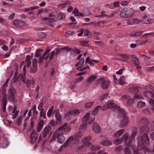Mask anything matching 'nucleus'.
Returning <instances> with one entry per match:
<instances>
[{"label":"nucleus","mask_w":154,"mask_h":154,"mask_svg":"<svg viewBox=\"0 0 154 154\" xmlns=\"http://www.w3.org/2000/svg\"><path fill=\"white\" fill-rule=\"evenodd\" d=\"M101 148L100 146H92L91 148V152L89 154H94L96 152Z\"/></svg>","instance_id":"6ab92c4d"},{"label":"nucleus","mask_w":154,"mask_h":154,"mask_svg":"<svg viewBox=\"0 0 154 154\" xmlns=\"http://www.w3.org/2000/svg\"><path fill=\"white\" fill-rule=\"evenodd\" d=\"M16 93L15 89L14 88H12L10 89V100H12L14 101L15 100V94Z\"/></svg>","instance_id":"4be33fe9"},{"label":"nucleus","mask_w":154,"mask_h":154,"mask_svg":"<svg viewBox=\"0 0 154 154\" xmlns=\"http://www.w3.org/2000/svg\"><path fill=\"white\" fill-rule=\"evenodd\" d=\"M125 77L123 76L121 77L119 81V85H123L125 84Z\"/></svg>","instance_id":"58836bf2"},{"label":"nucleus","mask_w":154,"mask_h":154,"mask_svg":"<svg viewBox=\"0 0 154 154\" xmlns=\"http://www.w3.org/2000/svg\"><path fill=\"white\" fill-rule=\"evenodd\" d=\"M38 67L32 66L30 67V72L32 73H35L37 70Z\"/></svg>","instance_id":"de8ad7c7"},{"label":"nucleus","mask_w":154,"mask_h":154,"mask_svg":"<svg viewBox=\"0 0 154 154\" xmlns=\"http://www.w3.org/2000/svg\"><path fill=\"white\" fill-rule=\"evenodd\" d=\"M116 106V104L113 101L106 103L104 106H102V110H106L109 108H113Z\"/></svg>","instance_id":"ddd939ff"},{"label":"nucleus","mask_w":154,"mask_h":154,"mask_svg":"<svg viewBox=\"0 0 154 154\" xmlns=\"http://www.w3.org/2000/svg\"><path fill=\"white\" fill-rule=\"evenodd\" d=\"M13 23L14 25L18 27H22L25 24L24 22L23 21L17 20L13 21Z\"/></svg>","instance_id":"aec40b11"},{"label":"nucleus","mask_w":154,"mask_h":154,"mask_svg":"<svg viewBox=\"0 0 154 154\" xmlns=\"http://www.w3.org/2000/svg\"><path fill=\"white\" fill-rule=\"evenodd\" d=\"M131 58L132 60L134 62L136 65L138 66L139 65L140 63L139 59L135 55H133L131 56Z\"/></svg>","instance_id":"7c9ffc66"},{"label":"nucleus","mask_w":154,"mask_h":154,"mask_svg":"<svg viewBox=\"0 0 154 154\" xmlns=\"http://www.w3.org/2000/svg\"><path fill=\"white\" fill-rule=\"evenodd\" d=\"M42 50H37L35 54V57H39L41 54V52H42Z\"/></svg>","instance_id":"4d7b16f0"},{"label":"nucleus","mask_w":154,"mask_h":154,"mask_svg":"<svg viewBox=\"0 0 154 154\" xmlns=\"http://www.w3.org/2000/svg\"><path fill=\"white\" fill-rule=\"evenodd\" d=\"M84 62L85 60L84 58L81 59L79 61V62L75 64V66H79V67H82L83 66Z\"/></svg>","instance_id":"f704fd0d"},{"label":"nucleus","mask_w":154,"mask_h":154,"mask_svg":"<svg viewBox=\"0 0 154 154\" xmlns=\"http://www.w3.org/2000/svg\"><path fill=\"white\" fill-rule=\"evenodd\" d=\"M123 147L122 146H119L115 148V150L119 152L122 149Z\"/></svg>","instance_id":"338daca9"},{"label":"nucleus","mask_w":154,"mask_h":154,"mask_svg":"<svg viewBox=\"0 0 154 154\" xmlns=\"http://www.w3.org/2000/svg\"><path fill=\"white\" fill-rule=\"evenodd\" d=\"M65 14L63 13H60L57 16V20H60L64 18L65 17Z\"/></svg>","instance_id":"a19ab883"},{"label":"nucleus","mask_w":154,"mask_h":154,"mask_svg":"<svg viewBox=\"0 0 154 154\" xmlns=\"http://www.w3.org/2000/svg\"><path fill=\"white\" fill-rule=\"evenodd\" d=\"M48 20L51 22H54L55 21L57 20V18L55 15L51 14L49 15L48 17Z\"/></svg>","instance_id":"c756f323"},{"label":"nucleus","mask_w":154,"mask_h":154,"mask_svg":"<svg viewBox=\"0 0 154 154\" xmlns=\"http://www.w3.org/2000/svg\"><path fill=\"white\" fill-rule=\"evenodd\" d=\"M97 78V76L94 75H92L89 76L86 81V85H89L92 82L94 81Z\"/></svg>","instance_id":"f3484780"},{"label":"nucleus","mask_w":154,"mask_h":154,"mask_svg":"<svg viewBox=\"0 0 154 154\" xmlns=\"http://www.w3.org/2000/svg\"><path fill=\"white\" fill-rule=\"evenodd\" d=\"M73 13L75 16H78V13L79 11L76 8H74V10L73 11Z\"/></svg>","instance_id":"bf43d9fd"},{"label":"nucleus","mask_w":154,"mask_h":154,"mask_svg":"<svg viewBox=\"0 0 154 154\" xmlns=\"http://www.w3.org/2000/svg\"><path fill=\"white\" fill-rule=\"evenodd\" d=\"M17 107L14 106L13 110L12 112V118L14 119L18 115L19 110H17Z\"/></svg>","instance_id":"393cba45"},{"label":"nucleus","mask_w":154,"mask_h":154,"mask_svg":"<svg viewBox=\"0 0 154 154\" xmlns=\"http://www.w3.org/2000/svg\"><path fill=\"white\" fill-rule=\"evenodd\" d=\"M139 89L140 88L137 86H133L131 88H130V91L136 94L138 93ZM134 98H135V99L139 98L142 99L143 98V97L142 95L140 94L137 95L135 94L134 95Z\"/></svg>","instance_id":"9b49d317"},{"label":"nucleus","mask_w":154,"mask_h":154,"mask_svg":"<svg viewBox=\"0 0 154 154\" xmlns=\"http://www.w3.org/2000/svg\"><path fill=\"white\" fill-rule=\"evenodd\" d=\"M40 113V117H42L44 119H45L46 118V111H44V109H43L42 110H41Z\"/></svg>","instance_id":"a18cd8bd"},{"label":"nucleus","mask_w":154,"mask_h":154,"mask_svg":"<svg viewBox=\"0 0 154 154\" xmlns=\"http://www.w3.org/2000/svg\"><path fill=\"white\" fill-rule=\"evenodd\" d=\"M149 103L150 105L152 106V107H154V100L150 99L149 101Z\"/></svg>","instance_id":"e2e57ef3"},{"label":"nucleus","mask_w":154,"mask_h":154,"mask_svg":"<svg viewBox=\"0 0 154 154\" xmlns=\"http://www.w3.org/2000/svg\"><path fill=\"white\" fill-rule=\"evenodd\" d=\"M88 147V146H86L84 144L82 146H79L78 148V150L80 151H85L86 148V147Z\"/></svg>","instance_id":"37998d69"},{"label":"nucleus","mask_w":154,"mask_h":154,"mask_svg":"<svg viewBox=\"0 0 154 154\" xmlns=\"http://www.w3.org/2000/svg\"><path fill=\"white\" fill-rule=\"evenodd\" d=\"M31 57L29 56H27L26 57V60L25 61H23L21 62V67L23 65V73H26V64L27 67H29L31 63L30 60Z\"/></svg>","instance_id":"9d476101"},{"label":"nucleus","mask_w":154,"mask_h":154,"mask_svg":"<svg viewBox=\"0 0 154 154\" xmlns=\"http://www.w3.org/2000/svg\"><path fill=\"white\" fill-rule=\"evenodd\" d=\"M137 133L136 132H133L131 137H129V141L126 142V146L124 150L125 154H131V150L132 151H135V148H136V146L134 145V138Z\"/></svg>","instance_id":"f257e3e1"},{"label":"nucleus","mask_w":154,"mask_h":154,"mask_svg":"<svg viewBox=\"0 0 154 154\" xmlns=\"http://www.w3.org/2000/svg\"><path fill=\"white\" fill-rule=\"evenodd\" d=\"M151 21V19H149L146 15H144L143 17V21L146 24H149Z\"/></svg>","instance_id":"72a5a7b5"},{"label":"nucleus","mask_w":154,"mask_h":154,"mask_svg":"<svg viewBox=\"0 0 154 154\" xmlns=\"http://www.w3.org/2000/svg\"><path fill=\"white\" fill-rule=\"evenodd\" d=\"M83 135V133L81 132H79L76 133L73 136H72L73 137V139H72L73 142L80 138Z\"/></svg>","instance_id":"412c9836"},{"label":"nucleus","mask_w":154,"mask_h":154,"mask_svg":"<svg viewBox=\"0 0 154 154\" xmlns=\"http://www.w3.org/2000/svg\"><path fill=\"white\" fill-rule=\"evenodd\" d=\"M14 79H12L11 82L12 83L15 82L18 79V78L20 79V80H21L22 81L25 83L26 80V73H23V74H21L19 75L18 77H17L18 71L17 69L18 68V65L16 63L14 65Z\"/></svg>","instance_id":"39448f33"},{"label":"nucleus","mask_w":154,"mask_h":154,"mask_svg":"<svg viewBox=\"0 0 154 154\" xmlns=\"http://www.w3.org/2000/svg\"><path fill=\"white\" fill-rule=\"evenodd\" d=\"M94 103V101L86 102L85 104V107L86 108L89 109L92 106Z\"/></svg>","instance_id":"473e14b6"},{"label":"nucleus","mask_w":154,"mask_h":154,"mask_svg":"<svg viewBox=\"0 0 154 154\" xmlns=\"http://www.w3.org/2000/svg\"><path fill=\"white\" fill-rule=\"evenodd\" d=\"M55 117L57 121H60L61 119V116L58 111L56 110L55 113Z\"/></svg>","instance_id":"4c0bfd02"},{"label":"nucleus","mask_w":154,"mask_h":154,"mask_svg":"<svg viewBox=\"0 0 154 154\" xmlns=\"http://www.w3.org/2000/svg\"><path fill=\"white\" fill-rule=\"evenodd\" d=\"M44 122L43 120H41L39 121V123L38 124L37 129V131L38 132H39L42 129L43 127L44 126Z\"/></svg>","instance_id":"bb28decb"},{"label":"nucleus","mask_w":154,"mask_h":154,"mask_svg":"<svg viewBox=\"0 0 154 154\" xmlns=\"http://www.w3.org/2000/svg\"><path fill=\"white\" fill-rule=\"evenodd\" d=\"M7 100L6 97L5 96L2 99V105L3 111L6 110V106L7 104Z\"/></svg>","instance_id":"2f4dec72"},{"label":"nucleus","mask_w":154,"mask_h":154,"mask_svg":"<svg viewBox=\"0 0 154 154\" xmlns=\"http://www.w3.org/2000/svg\"><path fill=\"white\" fill-rule=\"evenodd\" d=\"M136 37L140 36L143 33V32L142 31H138L135 32Z\"/></svg>","instance_id":"774afa93"},{"label":"nucleus","mask_w":154,"mask_h":154,"mask_svg":"<svg viewBox=\"0 0 154 154\" xmlns=\"http://www.w3.org/2000/svg\"><path fill=\"white\" fill-rule=\"evenodd\" d=\"M100 144L103 146H108L111 145L112 144V143L109 140H106L101 141L100 143Z\"/></svg>","instance_id":"a878e982"},{"label":"nucleus","mask_w":154,"mask_h":154,"mask_svg":"<svg viewBox=\"0 0 154 154\" xmlns=\"http://www.w3.org/2000/svg\"><path fill=\"white\" fill-rule=\"evenodd\" d=\"M37 139V132L33 131L31 134L30 137L31 142L32 143H35Z\"/></svg>","instance_id":"dca6fc26"},{"label":"nucleus","mask_w":154,"mask_h":154,"mask_svg":"<svg viewBox=\"0 0 154 154\" xmlns=\"http://www.w3.org/2000/svg\"><path fill=\"white\" fill-rule=\"evenodd\" d=\"M134 101V100L132 99H128V101L127 102V105H129L131 103H133Z\"/></svg>","instance_id":"052dcab7"},{"label":"nucleus","mask_w":154,"mask_h":154,"mask_svg":"<svg viewBox=\"0 0 154 154\" xmlns=\"http://www.w3.org/2000/svg\"><path fill=\"white\" fill-rule=\"evenodd\" d=\"M37 61L38 60L37 59L35 58L33 59L32 61V66H33L37 67Z\"/></svg>","instance_id":"5fc2aeb1"},{"label":"nucleus","mask_w":154,"mask_h":154,"mask_svg":"<svg viewBox=\"0 0 154 154\" xmlns=\"http://www.w3.org/2000/svg\"><path fill=\"white\" fill-rule=\"evenodd\" d=\"M73 138L72 136H70L67 140L66 141L65 143L61 146L60 148H62L63 147H66L68 146L69 143H73L74 142L72 141Z\"/></svg>","instance_id":"a211bd4d"},{"label":"nucleus","mask_w":154,"mask_h":154,"mask_svg":"<svg viewBox=\"0 0 154 154\" xmlns=\"http://www.w3.org/2000/svg\"><path fill=\"white\" fill-rule=\"evenodd\" d=\"M92 129L93 131L95 133H99L101 131L99 125L96 122H94L93 123Z\"/></svg>","instance_id":"2eb2a0df"},{"label":"nucleus","mask_w":154,"mask_h":154,"mask_svg":"<svg viewBox=\"0 0 154 154\" xmlns=\"http://www.w3.org/2000/svg\"><path fill=\"white\" fill-rule=\"evenodd\" d=\"M102 106H96L92 111V114L93 115H95L97 114L99 112V110L100 109L102 110Z\"/></svg>","instance_id":"c85d7f7f"},{"label":"nucleus","mask_w":154,"mask_h":154,"mask_svg":"<svg viewBox=\"0 0 154 154\" xmlns=\"http://www.w3.org/2000/svg\"><path fill=\"white\" fill-rule=\"evenodd\" d=\"M146 105L145 102L143 101L139 102L137 104V107L138 109L144 107Z\"/></svg>","instance_id":"c9c22d12"},{"label":"nucleus","mask_w":154,"mask_h":154,"mask_svg":"<svg viewBox=\"0 0 154 154\" xmlns=\"http://www.w3.org/2000/svg\"><path fill=\"white\" fill-rule=\"evenodd\" d=\"M23 118V116H20L17 119V123L18 125H20L22 122V119Z\"/></svg>","instance_id":"49530a36"},{"label":"nucleus","mask_w":154,"mask_h":154,"mask_svg":"<svg viewBox=\"0 0 154 154\" xmlns=\"http://www.w3.org/2000/svg\"><path fill=\"white\" fill-rule=\"evenodd\" d=\"M130 136V134L129 133H127L123 135L121 139L122 141H125L128 140V137Z\"/></svg>","instance_id":"ea45409f"},{"label":"nucleus","mask_w":154,"mask_h":154,"mask_svg":"<svg viewBox=\"0 0 154 154\" xmlns=\"http://www.w3.org/2000/svg\"><path fill=\"white\" fill-rule=\"evenodd\" d=\"M57 123V121H56L53 119L51 120L50 122L51 125L53 126H55L56 125Z\"/></svg>","instance_id":"13d9d810"},{"label":"nucleus","mask_w":154,"mask_h":154,"mask_svg":"<svg viewBox=\"0 0 154 154\" xmlns=\"http://www.w3.org/2000/svg\"><path fill=\"white\" fill-rule=\"evenodd\" d=\"M125 131L124 129L120 130L116 132L113 135V137H118L120 136Z\"/></svg>","instance_id":"5701e85b"},{"label":"nucleus","mask_w":154,"mask_h":154,"mask_svg":"<svg viewBox=\"0 0 154 154\" xmlns=\"http://www.w3.org/2000/svg\"><path fill=\"white\" fill-rule=\"evenodd\" d=\"M43 104L44 103L43 101L39 103L38 107V110L41 111L43 109H44L43 108Z\"/></svg>","instance_id":"09e8293b"},{"label":"nucleus","mask_w":154,"mask_h":154,"mask_svg":"<svg viewBox=\"0 0 154 154\" xmlns=\"http://www.w3.org/2000/svg\"><path fill=\"white\" fill-rule=\"evenodd\" d=\"M91 137L90 136H88L85 137L84 138H83L82 140V143L86 146H88L91 144L89 141L91 139Z\"/></svg>","instance_id":"4468645a"},{"label":"nucleus","mask_w":154,"mask_h":154,"mask_svg":"<svg viewBox=\"0 0 154 154\" xmlns=\"http://www.w3.org/2000/svg\"><path fill=\"white\" fill-rule=\"evenodd\" d=\"M84 35L87 36L89 38L91 37V34L89 32V31L88 30H85L84 32Z\"/></svg>","instance_id":"8fccbe9b"},{"label":"nucleus","mask_w":154,"mask_h":154,"mask_svg":"<svg viewBox=\"0 0 154 154\" xmlns=\"http://www.w3.org/2000/svg\"><path fill=\"white\" fill-rule=\"evenodd\" d=\"M90 114L87 113L84 117L83 119V122L84 123L81 125L80 128L81 129H86L87 128V124H91L95 120V118H91L90 117Z\"/></svg>","instance_id":"20e7f679"},{"label":"nucleus","mask_w":154,"mask_h":154,"mask_svg":"<svg viewBox=\"0 0 154 154\" xmlns=\"http://www.w3.org/2000/svg\"><path fill=\"white\" fill-rule=\"evenodd\" d=\"M122 140L121 138L116 139L114 142V143L116 145H118L120 144L122 141Z\"/></svg>","instance_id":"603ef678"},{"label":"nucleus","mask_w":154,"mask_h":154,"mask_svg":"<svg viewBox=\"0 0 154 154\" xmlns=\"http://www.w3.org/2000/svg\"><path fill=\"white\" fill-rule=\"evenodd\" d=\"M54 109V106H51L48 110L47 113V116L48 117H50L51 116L52 113H53Z\"/></svg>","instance_id":"79ce46f5"},{"label":"nucleus","mask_w":154,"mask_h":154,"mask_svg":"<svg viewBox=\"0 0 154 154\" xmlns=\"http://www.w3.org/2000/svg\"><path fill=\"white\" fill-rule=\"evenodd\" d=\"M2 49L5 51H8L9 49V47L8 46H6L5 45H3L2 47Z\"/></svg>","instance_id":"69168bd1"},{"label":"nucleus","mask_w":154,"mask_h":154,"mask_svg":"<svg viewBox=\"0 0 154 154\" xmlns=\"http://www.w3.org/2000/svg\"><path fill=\"white\" fill-rule=\"evenodd\" d=\"M137 141H138V144L137 147L139 149H144L145 147L144 145V142L146 143H148L149 142V139L148 137V135L146 134H144L142 136H138L137 137Z\"/></svg>","instance_id":"f03ea898"},{"label":"nucleus","mask_w":154,"mask_h":154,"mask_svg":"<svg viewBox=\"0 0 154 154\" xmlns=\"http://www.w3.org/2000/svg\"><path fill=\"white\" fill-rule=\"evenodd\" d=\"M50 51V50H47L43 54V56L40 57L39 58V63L40 64H42L43 63V61L44 59L45 60H47L49 57L50 60L53 59L54 55L55 54V51H52L51 54H49V52Z\"/></svg>","instance_id":"423d86ee"},{"label":"nucleus","mask_w":154,"mask_h":154,"mask_svg":"<svg viewBox=\"0 0 154 154\" xmlns=\"http://www.w3.org/2000/svg\"><path fill=\"white\" fill-rule=\"evenodd\" d=\"M139 123L140 124L147 123H148V120L146 118H143L140 120Z\"/></svg>","instance_id":"c03bdc74"},{"label":"nucleus","mask_w":154,"mask_h":154,"mask_svg":"<svg viewBox=\"0 0 154 154\" xmlns=\"http://www.w3.org/2000/svg\"><path fill=\"white\" fill-rule=\"evenodd\" d=\"M71 115H72L71 113V110H69L65 114V118L68 119L70 117Z\"/></svg>","instance_id":"6e6d98bb"},{"label":"nucleus","mask_w":154,"mask_h":154,"mask_svg":"<svg viewBox=\"0 0 154 154\" xmlns=\"http://www.w3.org/2000/svg\"><path fill=\"white\" fill-rule=\"evenodd\" d=\"M144 95L145 97L149 98V99L152 98L154 96V94L149 91H146L144 92Z\"/></svg>","instance_id":"b1692460"},{"label":"nucleus","mask_w":154,"mask_h":154,"mask_svg":"<svg viewBox=\"0 0 154 154\" xmlns=\"http://www.w3.org/2000/svg\"><path fill=\"white\" fill-rule=\"evenodd\" d=\"M51 127L50 125H48L45 127L44 129L42 136L43 138H45L46 136L49 134V136H50L52 133V131H51Z\"/></svg>","instance_id":"f8f14e48"},{"label":"nucleus","mask_w":154,"mask_h":154,"mask_svg":"<svg viewBox=\"0 0 154 154\" xmlns=\"http://www.w3.org/2000/svg\"><path fill=\"white\" fill-rule=\"evenodd\" d=\"M121 56L123 58L122 60L123 61L127 60L129 59V56L128 55L125 54H121Z\"/></svg>","instance_id":"864d4df0"},{"label":"nucleus","mask_w":154,"mask_h":154,"mask_svg":"<svg viewBox=\"0 0 154 154\" xmlns=\"http://www.w3.org/2000/svg\"><path fill=\"white\" fill-rule=\"evenodd\" d=\"M109 86V82L108 80L104 81L101 84V87L103 89L108 88Z\"/></svg>","instance_id":"cd10ccee"},{"label":"nucleus","mask_w":154,"mask_h":154,"mask_svg":"<svg viewBox=\"0 0 154 154\" xmlns=\"http://www.w3.org/2000/svg\"><path fill=\"white\" fill-rule=\"evenodd\" d=\"M150 138L151 139L154 140V130L152 131L150 135Z\"/></svg>","instance_id":"0e129e2a"},{"label":"nucleus","mask_w":154,"mask_h":154,"mask_svg":"<svg viewBox=\"0 0 154 154\" xmlns=\"http://www.w3.org/2000/svg\"><path fill=\"white\" fill-rule=\"evenodd\" d=\"M72 115H77L80 113V111L77 109H75L71 110Z\"/></svg>","instance_id":"e433bc0d"},{"label":"nucleus","mask_w":154,"mask_h":154,"mask_svg":"<svg viewBox=\"0 0 154 154\" xmlns=\"http://www.w3.org/2000/svg\"><path fill=\"white\" fill-rule=\"evenodd\" d=\"M133 14L132 10L128 8L124 9L120 11L119 14L120 17L123 18L131 17Z\"/></svg>","instance_id":"0eeeda50"},{"label":"nucleus","mask_w":154,"mask_h":154,"mask_svg":"<svg viewBox=\"0 0 154 154\" xmlns=\"http://www.w3.org/2000/svg\"><path fill=\"white\" fill-rule=\"evenodd\" d=\"M118 112L119 116L123 117V120L120 124V127L122 128L126 126L128 123L129 120L128 117L126 116V113L123 109H122L118 107Z\"/></svg>","instance_id":"7ed1b4c3"},{"label":"nucleus","mask_w":154,"mask_h":154,"mask_svg":"<svg viewBox=\"0 0 154 154\" xmlns=\"http://www.w3.org/2000/svg\"><path fill=\"white\" fill-rule=\"evenodd\" d=\"M32 111H33V113L34 114H37L38 113V112L36 110V105L34 106L32 108Z\"/></svg>","instance_id":"3c124183"},{"label":"nucleus","mask_w":154,"mask_h":154,"mask_svg":"<svg viewBox=\"0 0 154 154\" xmlns=\"http://www.w3.org/2000/svg\"><path fill=\"white\" fill-rule=\"evenodd\" d=\"M108 96V94H106L103 95L102 96H101L100 97V101H102L104 99L107 97Z\"/></svg>","instance_id":"680f3d73"},{"label":"nucleus","mask_w":154,"mask_h":154,"mask_svg":"<svg viewBox=\"0 0 154 154\" xmlns=\"http://www.w3.org/2000/svg\"><path fill=\"white\" fill-rule=\"evenodd\" d=\"M58 131L56 130L55 131L52 135V137L54 140L56 139L57 137V140L58 142L60 144H62L64 141L65 137L63 136V134L61 133H58Z\"/></svg>","instance_id":"6e6552de"},{"label":"nucleus","mask_w":154,"mask_h":154,"mask_svg":"<svg viewBox=\"0 0 154 154\" xmlns=\"http://www.w3.org/2000/svg\"><path fill=\"white\" fill-rule=\"evenodd\" d=\"M71 129V127L68 125L67 123H65L59 128L57 131H60L61 133L64 135L67 134Z\"/></svg>","instance_id":"1a4fd4ad"}]
</instances>
